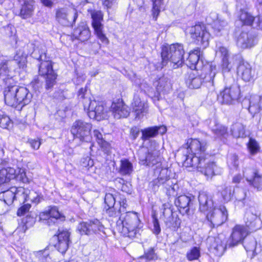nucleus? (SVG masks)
<instances>
[{"instance_id":"nucleus-52","label":"nucleus","mask_w":262,"mask_h":262,"mask_svg":"<svg viewBox=\"0 0 262 262\" xmlns=\"http://www.w3.org/2000/svg\"><path fill=\"white\" fill-rule=\"evenodd\" d=\"M212 131L217 136H224L227 134V128L221 125H217L216 127L212 129Z\"/></svg>"},{"instance_id":"nucleus-39","label":"nucleus","mask_w":262,"mask_h":262,"mask_svg":"<svg viewBox=\"0 0 262 262\" xmlns=\"http://www.w3.org/2000/svg\"><path fill=\"white\" fill-rule=\"evenodd\" d=\"M26 201L35 204L39 203L42 200V196L34 190L26 189Z\"/></svg>"},{"instance_id":"nucleus-62","label":"nucleus","mask_w":262,"mask_h":262,"mask_svg":"<svg viewBox=\"0 0 262 262\" xmlns=\"http://www.w3.org/2000/svg\"><path fill=\"white\" fill-rule=\"evenodd\" d=\"M106 213L110 216L117 215V212L116 211V208L113 207H105Z\"/></svg>"},{"instance_id":"nucleus-13","label":"nucleus","mask_w":262,"mask_h":262,"mask_svg":"<svg viewBox=\"0 0 262 262\" xmlns=\"http://www.w3.org/2000/svg\"><path fill=\"white\" fill-rule=\"evenodd\" d=\"M104 226L101 222L97 220L82 222L79 224L77 230L81 235H92L102 232Z\"/></svg>"},{"instance_id":"nucleus-12","label":"nucleus","mask_w":262,"mask_h":262,"mask_svg":"<svg viewBox=\"0 0 262 262\" xmlns=\"http://www.w3.org/2000/svg\"><path fill=\"white\" fill-rule=\"evenodd\" d=\"M91 128L92 126L91 124L82 120H78L73 123L71 129V133L81 141L89 142L91 139L90 135Z\"/></svg>"},{"instance_id":"nucleus-35","label":"nucleus","mask_w":262,"mask_h":262,"mask_svg":"<svg viewBox=\"0 0 262 262\" xmlns=\"http://www.w3.org/2000/svg\"><path fill=\"white\" fill-rule=\"evenodd\" d=\"M94 137L96 138L97 142L100 146L103 149V150L108 152L110 151V145L108 142L105 141L101 133L98 129H95L93 131Z\"/></svg>"},{"instance_id":"nucleus-27","label":"nucleus","mask_w":262,"mask_h":262,"mask_svg":"<svg viewBox=\"0 0 262 262\" xmlns=\"http://www.w3.org/2000/svg\"><path fill=\"white\" fill-rule=\"evenodd\" d=\"M200 50L199 48L190 52L189 56L186 60V64L192 70H197L201 67L199 66Z\"/></svg>"},{"instance_id":"nucleus-33","label":"nucleus","mask_w":262,"mask_h":262,"mask_svg":"<svg viewBox=\"0 0 262 262\" xmlns=\"http://www.w3.org/2000/svg\"><path fill=\"white\" fill-rule=\"evenodd\" d=\"M15 187L0 192V200L3 201L6 204L11 205L15 200L14 192H15Z\"/></svg>"},{"instance_id":"nucleus-31","label":"nucleus","mask_w":262,"mask_h":262,"mask_svg":"<svg viewBox=\"0 0 262 262\" xmlns=\"http://www.w3.org/2000/svg\"><path fill=\"white\" fill-rule=\"evenodd\" d=\"M190 198L186 195H182L179 196L175 201L176 205L180 208V211L182 213H187L189 210V204L190 203Z\"/></svg>"},{"instance_id":"nucleus-63","label":"nucleus","mask_w":262,"mask_h":262,"mask_svg":"<svg viewBox=\"0 0 262 262\" xmlns=\"http://www.w3.org/2000/svg\"><path fill=\"white\" fill-rule=\"evenodd\" d=\"M178 188L177 185L174 184L170 186L169 188L167 189V193L169 195H174L176 193V188Z\"/></svg>"},{"instance_id":"nucleus-22","label":"nucleus","mask_w":262,"mask_h":262,"mask_svg":"<svg viewBox=\"0 0 262 262\" xmlns=\"http://www.w3.org/2000/svg\"><path fill=\"white\" fill-rule=\"evenodd\" d=\"M244 176L246 178L247 181L252 184L254 187L258 190L262 188L261 183H259V180L262 179L260 174L258 173L254 169L250 168H245L243 171Z\"/></svg>"},{"instance_id":"nucleus-45","label":"nucleus","mask_w":262,"mask_h":262,"mask_svg":"<svg viewBox=\"0 0 262 262\" xmlns=\"http://www.w3.org/2000/svg\"><path fill=\"white\" fill-rule=\"evenodd\" d=\"M16 191L14 192L15 200H18L20 201L26 202L27 193L26 189L24 187H15Z\"/></svg>"},{"instance_id":"nucleus-28","label":"nucleus","mask_w":262,"mask_h":262,"mask_svg":"<svg viewBox=\"0 0 262 262\" xmlns=\"http://www.w3.org/2000/svg\"><path fill=\"white\" fill-rule=\"evenodd\" d=\"M244 248L248 253H251L252 256L258 254L262 250V247L257 244L254 238L247 239L244 243Z\"/></svg>"},{"instance_id":"nucleus-42","label":"nucleus","mask_w":262,"mask_h":262,"mask_svg":"<svg viewBox=\"0 0 262 262\" xmlns=\"http://www.w3.org/2000/svg\"><path fill=\"white\" fill-rule=\"evenodd\" d=\"M161 210H162V219L166 225L170 223L172 220V211L170 208L166 204H163Z\"/></svg>"},{"instance_id":"nucleus-26","label":"nucleus","mask_w":262,"mask_h":262,"mask_svg":"<svg viewBox=\"0 0 262 262\" xmlns=\"http://www.w3.org/2000/svg\"><path fill=\"white\" fill-rule=\"evenodd\" d=\"M170 87V83L168 79L165 77H162L160 78L158 81V84H157L156 87L157 92L155 93L154 95H152L149 91L147 90V91L150 97L159 100L160 98V93L169 90Z\"/></svg>"},{"instance_id":"nucleus-24","label":"nucleus","mask_w":262,"mask_h":262,"mask_svg":"<svg viewBox=\"0 0 262 262\" xmlns=\"http://www.w3.org/2000/svg\"><path fill=\"white\" fill-rule=\"evenodd\" d=\"M217 53L221 54L222 57V71L223 74L228 73L233 67V63L229 60V51L225 47H220Z\"/></svg>"},{"instance_id":"nucleus-43","label":"nucleus","mask_w":262,"mask_h":262,"mask_svg":"<svg viewBox=\"0 0 262 262\" xmlns=\"http://www.w3.org/2000/svg\"><path fill=\"white\" fill-rule=\"evenodd\" d=\"M227 25V23L224 20H216L213 23L212 29L215 35L219 36L221 34L222 31L224 30L225 27Z\"/></svg>"},{"instance_id":"nucleus-46","label":"nucleus","mask_w":262,"mask_h":262,"mask_svg":"<svg viewBox=\"0 0 262 262\" xmlns=\"http://www.w3.org/2000/svg\"><path fill=\"white\" fill-rule=\"evenodd\" d=\"M221 193L224 201L225 202H228L233 196V190L231 186H225Z\"/></svg>"},{"instance_id":"nucleus-16","label":"nucleus","mask_w":262,"mask_h":262,"mask_svg":"<svg viewBox=\"0 0 262 262\" xmlns=\"http://www.w3.org/2000/svg\"><path fill=\"white\" fill-rule=\"evenodd\" d=\"M239 93V88L236 84H234L225 87L221 92L219 98L221 100L223 103L231 104L238 98Z\"/></svg>"},{"instance_id":"nucleus-38","label":"nucleus","mask_w":262,"mask_h":262,"mask_svg":"<svg viewBox=\"0 0 262 262\" xmlns=\"http://www.w3.org/2000/svg\"><path fill=\"white\" fill-rule=\"evenodd\" d=\"M141 139L143 140H146L150 138L156 137L158 134V126L147 127L141 130Z\"/></svg>"},{"instance_id":"nucleus-4","label":"nucleus","mask_w":262,"mask_h":262,"mask_svg":"<svg viewBox=\"0 0 262 262\" xmlns=\"http://www.w3.org/2000/svg\"><path fill=\"white\" fill-rule=\"evenodd\" d=\"M198 199L200 210L202 212L208 211L206 217L213 227L221 226L227 221L228 214L225 206L214 208L212 200L204 192L200 193Z\"/></svg>"},{"instance_id":"nucleus-50","label":"nucleus","mask_w":262,"mask_h":262,"mask_svg":"<svg viewBox=\"0 0 262 262\" xmlns=\"http://www.w3.org/2000/svg\"><path fill=\"white\" fill-rule=\"evenodd\" d=\"M12 124L10 118L5 115L0 116V126L3 128H8Z\"/></svg>"},{"instance_id":"nucleus-5","label":"nucleus","mask_w":262,"mask_h":262,"mask_svg":"<svg viewBox=\"0 0 262 262\" xmlns=\"http://www.w3.org/2000/svg\"><path fill=\"white\" fill-rule=\"evenodd\" d=\"M78 99L83 104L84 109L87 110V113L91 119L100 121L107 117L108 111L103 102L92 100L89 97L85 88H81L78 91Z\"/></svg>"},{"instance_id":"nucleus-58","label":"nucleus","mask_w":262,"mask_h":262,"mask_svg":"<svg viewBox=\"0 0 262 262\" xmlns=\"http://www.w3.org/2000/svg\"><path fill=\"white\" fill-rule=\"evenodd\" d=\"M29 143L31 147L35 150H37L39 149L41 142L39 139H30L29 140Z\"/></svg>"},{"instance_id":"nucleus-36","label":"nucleus","mask_w":262,"mask_h":262,"mask_svg":"<svg viewBox=\"0 0 262 262\" xmlns=\"http://www.w3.org/2000/svg\"><path fill=\"white\" fill-rule=\"evenodd\" d=\"M232 135L235 138H243L245 136V129L244 125L236 122L232 125L231 128Z\"/></svg>"},{"instance_id":"nucleus-32","label":"nucleus","mask_w":262,"mask_h":262,"mask_svg":"<svg viewBox=\"0 0 262 262\" xmlns=\"http://www.w3.org/2000/svg\"><path fill=\"white\" fill-rule=\"evenodd\" d=\"M237 17L243 25L252 26L255 20V18L251 13L243 9L238 12Z\"/></svg>"},{"instance_id":"nucleus-6","label":"nucleus","mask_w":262,"mask_h":262,"mask_svg":"<svg viewBox=\"0 0 262 262\" xmlns=\"http://www.w3.org/2000/svg\"><path fill=\"white\" fill-rule=\"evenodd\" d=\"M185 51L183 46L180 43H174L170 46H163L162 49V66H166L168 63L173 69L182 66L184 62Z\"/></svg>"},{"instance_id":"nucleus-51","label":"nucleus","mask_w":262,"mask_h":262,"mask_svg":"<svg viewBox=\"0 0 262 262\" xmlns=\"http://www.w3.org/2000/svg\"><path fill=\"white\" fill-rule=\"evenodd\" d=\"M227 163L229 166L236 168L238 165V160L237 155H230L228 157Z\"/></svg>"},{"instance_id":"nucleus-1","label":"nucleus","mask_w":262,"mask_h":262,"mask_svg":"<svg viewBox=\"0 0 262 262\" xmlns=\"http://www.w3.org/2000/svg\"><path fill=\"white\" fill-rule=\"evenodd\" d=\"M28 48H33V45L28 44L22 49H19L14 56V60L20 68L24 69L27 64V58L29 54H33V57L41 61L39 66V74L42 76H46V89H51L55 83L57 75L53 70L52 63L49 60H43L46 58L45 49L41 46L40 50L38 49L28 51Z\"/></svg>"},{"instance_id":"nucleus-3","label":"nucleus","mask_w":262,"mask_h":262,"mask_svg":"<svg viewBox=\"0 0 262 262\" xmlns=\"http://www.w3.org/2000/svg\"><path fill=\"white\" fill-rule=\"evenodd\" d=\"M4 80L7 85L4 92L5 102L7 105L21 109L31 102L32 95L28 89L15 85L12 77L6 78Z\"/></svg>"},{"instance_id":"nucleus-9","label":"nucleus","mask_w":262,"mask_h":262,"mask_svg":"<svg viewBox=\"0 0 262 262\" xmlns=\"http://www.w3.org/2000/svg\"><path fill=\"white\" fill-rule=\"evenodd\" d=\"M186 32L190 34L194 42L201 45L203 48L208 46L210 39V34L204 25L197 24L189 27Z\"/></svg>"},{"instance_id":"nucleus-64","label":"nucleus","mask_w":262,"mask_h":262,"mask_svg":"<svg viewBox=\"0 0 262 262\" xmlns=\"http://www.w3.org/2000/svg\"><path fill=\"white\" fill-rule=\"evenodd\" d=\"M103 5L107 8H111L115 4V0H102Z\"/></svg>"},{"instance_id":"nucleus-55","label":"nucleus","mask_w":262,"mask_h":262,"mask_svg":"<svg viewBox=\"0 0 262 262\" xmlns=\"http://www.w3.org/2000/svg\"><path fill=\"white\" fill-rule=\"evenodd\" d=\"M9 179L8 176V170L7 169L3 168L0 170V185L5 183Z\"/></svg>"},{"instance_id":"nucleus-59","label":"nucleus","mask_w":262,"mask_h":262,"mask_svg":"<svg viewBox=\"0 0 262 262\" xmlns=\"http://www.w3.org/2000/svg\"><path fill=\"white\" fill-rule=\"evenodd\" d=\"M140 133L139 129L137 127H134L131 128L130 132V137L133 140H135L138 137Z\"/></svg>"},{"instance_id":"nucleus-56","label":"nucleus","mask_w":262,"mask_h":262,"mask_svg":"<svg viewBox=\"0 0 262 262\" xmlns=\"http://www.w3.org/2000/svg\"><path fill=\"white\" fill-rule=\"evenodd\" d=\"M153 217V224H154V228H153V232L156 234H159L161 232V228L160 226V224L157 218L156 217L155 215H152Z\"/></svg>"},{"instance_id":"nucleus-17","label":"nucleus","mask_w":262,"mask_h":262,"mask_svg":"<svg viewBox=\"0 0 262 262\" xmlns=\"http://www.w3.org/2000/svg\"><path fill=\"white\" fill-rule=\"evenodd\" d=\"M238 75L245 81L249 82L254 79L255 73L252 66L248 62L240 61L237 68Z\"/></svg>"},{"instance_id":"nucleus-61","label":"nucleus","mask_w":262,"mask_h":262,"mask_svg":"<svg viewBox=\"0 0 262 262\" xmlns=\"http://www.w3.org/2000/svg\"><path fill=\"white\" fill-rule=\"evenodd\" d=\"M94 164L93 161L90 158L86 157L83 159L82 162V165L85 167H92Z\"/></svg>"},{"instance_id":"nucleus-54","label":"nucleus","mask_w":262,"mask_h":262,"mask_svg":"<svg viewBox=\"0 0 262 262\" xmlns=\"http://www.w3.org/2000/svg\"><path fill=\"white\" fill-rule=\"evenodd\" d=\"M115 199L111 193H106L105 196L104 202L107 207H113L115 204Z\"/></svg>"},{"instance_id":"nucleus-14","label":"nucleus","mask_w":262,"mask_h":262,"mask_svg":"<svg viewBox=\"0 0 262 262\" xmlns=\"http://www.w3.org/2000/svg\"><path fill=\"white\" fill-rule=\"evenodd\" d=\"M187 145L188 149L191 151V154L187 156L185 161L189 158L199 157L200 159L205 158V151L206 149V143L205 141H200L194 139H189L187 140Z\"/></svg>"},{"instance_id":"nucleus-20","label":"nucleus","mask_w":262,"mask_h":262,"mask_svg":"<svg viewBox=\"0 0 262 262\" xmlns=\"http://www.w3.org/2000/svg\"><path fill=\"white\" fill-rule=\"evenodd\" d=\"M132 106L137 118H142L147 112L148 105L146 101L141 100L137 95L134 96Z\"/></svg>"},{"instance_id":"nucleus-30","label":"nucleus","mask_w":262,"mask_h":262,"mask_svg":"<svg viewBox=\"0 0 262 262\" xmlns=\"http://www.w3.org/2000/svg\"><path fill=\"white\" fill-rule=\"evenodd\" d=\"M237 45L243 49L251 48L254 45V38L251 35L243 32L237 38Z\"/></svg>"},{"instance_id":"nucleus-21","label":"nucleus","mask_w":262,"mask_h":262,"mask_svg":"<svg viewBox=\"0 0 262 262\" xmlns=\"http://www.w3.org/2000/svg\"><path fill=\"white\" fill-rule=\"evenodd\" d=\"M111 110L114 117L117 119L127 117L129 114L127 106L120 100L112 103Z\"/></svg>"},{"instance_id":"nucleus-25","label":"nucleus","mask_w":262,"mask_h":262,"mask_svg":"<svg viewBox=\"0 0 262 262\" xmlns=\"http://www.w3.org/2000/svg\"><path fill=\"white\" fill-rule=\"evenodd\" d=\"M35 1L34 0H23L19 15L23 19L31 17L34 13Z\"/></svg>"},{"instance_id":"nucleus-15","label":"nucleus","mask_w":262,"mask_h":262,"mask_svg":"<svg viewBox=\"0 0 262 262\" xmlns=\"http://www.w3.org/2000/svg\"><path fill=\"white\" fill-rule=\"evenodd\" d=\"M248 234L247 227L242 225H236L232 229L227 245L229 247H233L242 243L244 238Z\"/></svg>"},{"instance_id":"nucleus-49","label":"nucleus","mask_w":262,"mask_h":262,"mask_svg":"<svg viewBox=\"0 0 262 262\" xmlns=\"http://www.w3.org/2000/svg\"><path fill=\"white\" fill-rule=\"evenodd\" d=\"M9 72L8 61L5 60H2L0 62V75L3 76H8Z\"/></svg>"},{"instance_id":"nucleus-40","label":"nucleus","mask_w":262,"mask_h":262,"mask_svg":"<svg viewBox=\"0 0 262 262\" xmlns=\"http://www.w3.org/2000/svg\"><path fill=\"white\" fill-rule=\"evenodd\" d=\"M120 163V173L123 175L130 174L133 170L132 164L127 159L121 160Z\"/></svg>"},{"instance_id":"nucleus-2","label":"nucleus","mask_w":262,"mask_h":262,"mask_svg":"<svg viewBox=\"0 0 262 262\" xmlns=\"http://www.w3.org/2000/svg\"><path fill=\"white\" fill-rule=\"evenodd\" d=\"M159 148L160 146L157 143L152 142L147 153L142 149L139 151V158L142 164L148 166L156 165V168L154 169V173L158 178L153 181V183L158 186L167 181L169 182L168 169L162 168L161 163L159 161L160 155Z\"/></svg>"},{"instance_id":"nucleus-7","label":"nucleus","mask_w":262,"mask_h":262,"mask_svg":"<svg viewBox=\"0 0 262 262\" xmlns=\"http://www.w3.org/2000/svg\"><path fill=\"white\" fill-rule=\"evenodd\" d=\"M140 222L137 213L128 212L122 213L117 222L116 229L124 236L134 237L138 229L140 228Z\"/></svg>"},{"instance_id":"nucleus-47","label":"nucleus","mask_w":262,"mask_h":262,"mask_svg":"<svg viewBox=\"0 0 262 262\" xmlns=\"http://www.w3.org/2000/svg\"><path fill=\"white\" fill-rule=\"evenodd\" d=\"M200 256V250L199 247H194L187 252L186 257L188 260L191 261L198 259Z\"/></svg>"},{"instance_id":"nucleus-44","label":"nucleus","mask_w":262,"mask_h":262,"mask_svg":"<svg viewBox=\"0 0 262 262\" xmlns=\"http://www.w3.org/2000/svg\"><path fill=\"white\" fill-rule=\"evenodd\" d=\"M157 258L153 248H151L145 252L144 255L140 257L139 262H146L147 260H155Z\"/></svg>"},{"instance_id":"nucleus-48","label":"nucleus","mask_w":262,"mask_h":262,"mask_svg":"<svg viewBox=\"0 0 262 262\" xmlns=\"http://www.w3.org/2000/svg\"><path fill=\"white\" fill-rule=\"evenodd\" d=\"M247 146L250 153L252 155H255L257 153L260 149L257 142L255 139L252 138H250Z\"/></svg>"},{"instance_id":"nucleus-53","label":"nucleus","mask_w":262,"mask_h":262,"mask_svg":"<svg viewBox=\"0 0 262 262\" xmlns=\"http://www.w3.org/2000/svg\"><path fill=\"white\" fill-rule=\"evenodd\" d=\"M38 255L39 256L40 262H52L51 257L49 255V252L46 250L43 251H39Z\"/></svg>"},{"instance_id":"nucleus-18","label":"nucleus","mask_w":262,"mask_h":262,"mask_svg":"<svg viewBox=\"0 0 262 262\" xmlns=\"http://www.w3.org/2000/svg\"><path fill=\"white\" fill-rule=\"evenodd\" d=\"M39 219L40 220L46 221L49 225H50L55 224L58 220L61 221H64L65 217L59 212L56 207H52L48 211L41 212L39 214Z\"/></svg>"},{"instance_id":"nucleus-23","label":"nucleus","mask_w":262,"mask_h":262,"mask_svg":"<svg viewBox=\"0 0 262 262\" xmlns=\"http://www.w3.org/2000/svg\"><path fill=\"white\" fill-rule=\"evenodd\" d=\"M59 233L57 235L58 243L55 247L58 250L64 253L67 250L69 247L70 232L67 230H59Z\"/></svg>"},{"instance_id":"nucleus-8","label":"nucleus","mask_w":262,"mask_h":262,"mask_svg":"<svg viewBox=\"0 0 262 262\" xmlns=\"http://www.w3.org/2000/svg\"><path fill=\"white\" fill-rule=\"evenodd\" d=\"M199 157L188 158L185 161L184 164L186 167H193L202 173L207 178H211L214 175L222 172V169L214 162H206V159Z\"/></svg>"},{"instance_id":"nucleus-34","label":"nucleus","mask_w":262,"mask_h":262,"mask_svg":"<svg viewBox=\"0 0 262 262\" xmlns=\"http://www.w3.org/2000/svg\"><path fill=\"white\" fill-rule=\"evenodd\" d=\"M248 110L253 116L259 113L260 110H262L258 102V96H253L250 97Z\"/></svg>"},{"instance_id":"nucleus-29","label":"nucleus","mask_w":262,"mask_h":262,"mask_svg":"<svg viewBox=\"0 0 262 262\" xmlns=\"http://www.w3.org/2000/svg\"><path fill=\"white\" fill-rule=\"evenodd\" d=\"M223 235H219L213 239V243L211 245V248L215 251V254L217 255H222L225 251V249L228 245L227 242L225 243L223 241L224 239Z\"/></svg>"},{"instance_id":"nucleus-37","label":"nucleus","mask_w":262,"mask_h":262,"mask_svg":"<svg viewBox=\"0 0 262 262\" xmlns=\"http://www.w3.org/2000/svg\"><path fill=\"white\" fill-rule=\"evenodd\" d=\"M194 74H190L186 80V84L190 89H198L201 85L203 80L200 76L194 77Z\"/></svg>"},{"instance_id":"nucleus-41","label":"nucleus","mask_w":262,"mask_h":262,"mask_svg":"<svg viewBox=\"0 0 262 262\" xmlns=\"http://www.w3.org/2000/svg\"><path fill=\"white\" fill-rule=\"evenodd\" d=\"M152 3V14L156 18L160 11L164 9L165 3L164 0H150Z\"/></svg>"},{"instance_id":"nucleus-57","label":"nucleus","mask_w":262,"mask_h":262,"mask_svg":"<svg viewBox=\"0 0 262 262\" xmlns=\"http://www.w3.org/2000/svg\"><path fill=\"white\" fill-rule=\"evenodd\" d=\"M31 208V205L27 203L20 207L17 210V214L18 216L24 215L26 213L29 211Z\"/></svg>"},{"instance_id":"nucleus-10","label":"nucleus","mask_w":262,"mask_h":262,"mask_svg":"<svg viewBox=\"0 0 262 262\" xmlns=\"http://www.w3.org/2000/svg\"><path fill=\"white\" fill-rule=\"evenodd\" d=\"M92 19V26L94 33L101 41L106 45L109 43V40L103 32V25L102 24L103 15L101 11L89 10Z\"/></svg>"},{"instance_id":"nucleus-60","label":"nucleus","mask_w":262,"mask_h":262,"mask_svg":"<svg viewBox=\"0 0 262 262\" xmlns=\"http://www.w3.org/2000/svg\"><path fill=\"white\" fill-rule=\"evenodd\" d=\"M120 207L118 210V213H121L126 211V208L127 206L126 204V200L125 199H122L119 202Z\"/></svg>"},{"instance_id":"nucleus-11","label":"nucleus","mask_w":262,"mask_h":262,"mask_svg":"<svg viewBox=\"0 0 262 262\" xmlns=\"http://www.w3.org/2000/svg\"><path fill=\"white\" fill-rule=\"evenodd\" d=\"M78 13L73 8H59L56 11V20L63 26L72 25L76 21Z\"/></svg>"},{"instance_id":"nucleus-19","label":"nucleus","mask_w":262,"mask_h":262,"mask_svg":"<svg viewBox=\"0 0 262 262\" xmlns=\"http://www.w3.org/2000/svg\"><path fill=\"white\" fill-rule=\"evenodd\" d=\"M91 36V31L88 24L85 21L80 23L77 27L74 29L72 33L73 38L81 41L88 40Z\"/></svg>"}]
</instances>
